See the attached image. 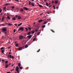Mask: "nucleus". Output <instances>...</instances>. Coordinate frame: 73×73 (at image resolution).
I'll return each instance as SVG.
<instances>
[{
	"label": "nucleus",
	"instance_id": "f704fd0d",
	"mask_svg": "<svg viewBox=\"0 0 73 73\" xmlns=\"http://www.w3.org/2000/svg\"><path fill=\"white\" fill-rule=\"evenodd\" d=\"M8 62V61L7 60V61H6L5 62V63L6 64H7Z\"/></svg>",
	"mask_w": 73,
	"mask_h": 73
},
{
	"label": "nucleus",
	"instance_id": "69168bd1",
	"mask_svg": "<svg viewBox=\"0 0 73 73\" xmlns=\"http://www.w3.org/2000/svg\"><path fill=\"white\" fill-rule=\"evenodd\" d=\"M2 14H3V13H1V15H2Z\"/></svg>",
	"mask_w": 73,
	"mask_h": 73
},
{
	"label": "nucleus",
	"instance_id": "052dcab7",
	"mask_svg": "<svg viewBox=\"0 0 73 73\" xmlns=\"http://www.w3.org/2000/svg\"><path fill=\"white\" fill-rule=\"evenodd\" d=\"M44 29V28H43L42 29V31H43Z\"/></svg>",
	"mask_w": 73,
	"mask_h": 73
},
{
	"label": "nucleus",
	"instance_id": "a878e982",
	"mask_svg": "<svg viewBox=\"0 0 73 73\" xmlns=\"http://www.w3.org/2000/svg\"><path fill=\"white\" fill-rule=\"evenodd\" d=\"M16 20V18L15 17H14L13 18V21H15Z\"/></svg>",
	"mask_w": 73,
	"mask_h": 73
},
{
	"label": "nucleus",
	"instance_id": "412c9836",
	"mask_svg": "<svg viewBox=\"0 0 73 73\" xmlns=\"http://www.w3.org/2000/svg\"><path fill=\"white\" fill-rule=\"evenodd\" d=\"M15 8V7L14 6H13L11 7V8L13 9H14Z\"/></svg>",
	"mask_w": 73,
	"mask_h": 73
},
{
	"label": "nucleus",
	"instance_id": "a18cd8bd",
	"mask_svg": "<svg viewBox=\"0 0 73 73\" xmlns=\"http://www.w3.org/2000/svg\"><path fill=\"white\" fill-rule=\"evenodd\" d=\"M15 25L16 27H17V23H15Z\"/></svg>",
	"mask_w": 73,
	"mask_h": 73
},
{
	"label": "nucleus",
	"instance_id": "13d9d810",
	"mask_svg": "<svg viewBox=\"0 0 73 73\" xmlns=\"http://www.w3.org/2000/svg\"><path fill=\"white\" fill-rule=\"evenodd\" d=\"M31 4V2H29V5H30Z\"/></svg>",
	"mask_w": 73,
	"mask_h": 73
},
{
	"label": "nucleus",
	"instance_id": "f3484780",
	"mask_svg": "<svg viewBox=\"0 0 73 73\" xmlns=\"http://www.w3.org/2000/svg\"><path fill=\"white\" fill-rule=\"evenodd\" d=\"M31 33V32H29V33H27V35H30Z\"/></svg>",
	"mask_w": 73,
	"mask_h": 73
},
{
	"label": "nucleus",
	"instance_id": "e2e57ef3",
	"mask_svg": "<svg viewBox=\"0 0 73 73\" xmlns=\"http://www.w3.org/2000/svg\"><path fill=\"white\" fill-rule=\"evenodd\" d=\"M48 5H50V3H49Z\"/></svg>",
	"mask_w": 73,
	"mask_h": 73
},
{
	"label": "nucleus",
	"instance_id": "2eb2a0df",
	"mask_svg": "<svg viewBox=\"0 0 73 73\" xmlns=\"http://www.w3.org/2000/svg\"><path fill=\"white\" fill-rule=\"evenodd\" d=\"M47 21H45L44 22V23H43V25H45L46 24V23H47Z\"/></svg>",
	"mask_w": 73,
	"mask_h": 73
},
{
	"label": "nucleus",
	"instance_id": "1a4fd4ad",
	"mask_svg": "<svg viewBox=\"0 0 73 73\" xmlns=\"http://www.w3.org/2000/svg\"><path fill=\"white\" fill-rule=\"evenodd\" d=\"M24 37V36H20L19 37V39L20 40H21L22 39H23Z\"/></svg>",
	"mask_w": 73,
	"mask_h": 73
},
{
	"label": "nucleus",
	"instance_id": "a19ab883",
	"mask_svg": "<svg viewBox=\"0 0 73 73\" xmlns=\"http://www.w3.org/2000/svg\"><path fill=\"white\" fill-rule=\"evenodd\" d=\"M40 49H39L37 51V52H39V51H40Z\"/></svg>",
	"mask_w": 73,
	"mask_h": 73
},
{
	"label": "nucleus",
	"instance_id": "3c124183",
	"mask_svg": "<svg viewBox=\"0 0 73 73\" xmlns=\"http://www.w3.org/2000/svg\"><path fill=\"white\" fill-rule=\"evenodd\" d=\"M16 1H17V2H19V0H15Z\"/></svg>",
	"mask_w": 73,
	"mask_h": 73
},
{
	"label": "nucleus",
	"instance_id": "ddd939ff",
	"mask_svg": "<svg viewBox=\"0 0 73 73\" xmlns=\"http://www.w3.org/2000/svg\"><path fill=\"white\" fill-rule=\"evenodd\" d=\"M39 7L40 8H42L43 7V6L40 5H39Z\"/></svg>",
	"mask_w": 73,
	"mask_h": 73
},
{
	"label": "nucleus",
	"instance_id": "603ef678",
	"mask_svg": "<svg viewBox=\"0 0 73 73\" xmlns=\"http://www.w3.org/2000/svg\"><path fill=\"white\" fill-rule=\"evenodd\" d=\"M52 6V5H50V6L49 7V8H50Z\"/></svg>",
	"mask_w": 73,
	"mask_h": 73
},
{
	"label": "nucleus",
	"instance_id": "49530a36",
	"mask_svg": "<svg viewBox=\"0 0 73 73\" xmlns=\"http://www.w3.org/2000/svg\"><path fill=\"white\" fill-rule=\"evenodd\" d=\"M15 17H16V18H17V17H18V15H16Z\"/></svg>",
	"mask_w": 73,
	"mask_h": 73
},
{
	"label": "nucleus",
	"instance_id": "f8f14e48",
	"mask_svg": "<svg viewBox=\"0 0 73 73\" xmlns=\"http://www.w3.org/2000/svg\"><path fill=\"white\" fill-rule=\"evenodd\" d=\"M21 16H19L18 17V19L20 20L21 19Z\"/></svg>",
	"mask_w": 73,
	"mask_h": 73
},
{
	"label": "nucleus",
	"instance_id": "ea45409f",
	"mask_svg": "<svg viewBox=\"0 0 73 73\" xmlns=\"http://www.w3.org/2000/svg\"><path fill=\"white\" fill-rule=\"evenodd\" d=\"M28 45H26L25 46V48H27L28 47Z\"/></svg>",
	"mask_w": 73,
	"mask_h": 73
},
{
	"label": "nucleus",
	"instance_id": "72a5a7b5",
	"mask_svg": "<svg viewBox=\"0 0 73 73\" xmlns=\"http://www.w3.org/2000/svg\"><path fill=\"white\" fill-rule=\"evenodd\" d=\"M50 30L53 33H55V31H54V30H52V29H51Z\"/></svg>",
	"mask_w": 73,
	"mask_h": 73
},
{
	"label": "nucleus",
	"instance_id": "f03ea898",
	"mask_svg": "<svg viewBox=\"0 0 73 73\" xmlns=\"http://www.w3.org/2000/svg\"><path fill=\"white\" fill-rule=\"evenodd\" d=\"M16 68H15L16 70V71L18 73H19L20 72L19 70V68L17 66Z\"/></svg>",
	"mask_w": 73,
	"mask_h": 73
},
{
	"label": "nucleus",
	"instance_id": "cd10ccee",
	"mask_svg": "<svg viewBox=\"0 0 73 73\" xmlns=\"http://www.w3.org/2000/svg\"><path fill=\"white\" fill-rule=\"evenodd\" d=\"M25 29L26 30V31H27L28 30V29L27 28H26Z\"/></svg>",
	"mask_w": 73,
	"mask_h": 73
},
{
	"label": "nucleus",
	"instance_id": "774afa93",
	"mask_svg": "<svg viewBox=\"0 0 73 73\" xmlns=\"http://www.w3.org/2000/svg\"><path fill=\"white\" fill-rule=\"evenodd\" d=\"M14 64H13L11 66H14Z\"/></svg>",
	"mask_w": 73,
	"mask_h": 73
},
{
	"label": "nucleus",
	"instance_id": "4468645a",
	"mask_svg": "<svg viewBox=\"0 0 73 73\" xmlns=\"http://www.w3.org/2000/svg\"><path fill=\"white\" fill-rule=\"evenodd\" d=\"M38 30H39L38 29H36L35 30V32H37V31Z\"/></svg>",
	"mask_w": 73,
	"mask_h": 73
},
{
	"label": "nucleus",
	"instance_id": "39448f33",
	"mask_svg": "<svg viewBox=\"0 0 73 73\" xmlns=\"http://www.w3.org/2000/svg\"><path fill=\"white\" fill-rule=\"evenodd\" d=\"M19 30L23 31L24 30V28L22 27H21L19 29Z\"/></svg>",
	"mask_w": 73,
	"mask_h": 73
},
{
	"label": "nucleus",
	"instance_id": "20e7f679",
	"mask_svg": "<svg viewBox=\"0 0 73 73\" xmlns=\"http://www.w3.org/2000/svg\"><path fill=\"white\" fill-rule=\"evenodd\" d=\"M2 30L3 32H5L6 31H7V29L5 28L4 27L3 29H2Z\"/></svg>",
	"mask_w": 73,
	"mask_h": 73
},
{
	"label": "nucleus",
	"instance_id": "473e14b6",
	"mask_svg": "<svg viewBox=\"0 0 73 73\" xmlns=\"http://www.w3.org/2000/svg\"><path fill=\"white\" fill-rule=\"evenodd\" d=\"M53 9H56V7H55V6H53Z\"/></svg>",
	"mask_w": 73,
	"mask_h": 73
},
{
	"label": "nucleus",
	"instance_id": "a211bd4d",
	"mask_svg": "<svg viewBox=\"0 0 73 73\" xmlns=\"http://www.w3.org/2000/svg\"><path fill=\"white\" fill-rule=\"evenodd\" d=\"M23 11H24V10L22 9H21L20 11L21 12H23Z\"/></svg>",
	"mask_w": 73,
	"mask_h": 73
},
{
	"label": "nucleus",
	"instance_id": "bb28decb",
	"mask_svg": "<svg viewBox=\"0 0 73 73\" xmlns=\"http://www.w3.org/2000/svg\"><path fill=\"white\" fill-rule=\"evenodd\" d=\"M7 19H9V20H10V19H11V18H10V17H9V16H7Z\"/></svg>",
	"mask_w": 73,
	"mask_h": 73
},
{
	"label": "nucleus",
	"instance_id": "0eeeda50",
	"mask_svg": "<svg viewBox=\"0 0 73 73\" xmlns=\"http://www.w3.org/2000/svg\"><path fill=\"white\" fill-rule=\"evenodd\" d=\"M23 9L26 11H28L29 10V9L27 8V7H24Z\"/></svg>",
	"mask_w": 73,
	"mask_h": 73
},
{
	"label": "nucleus",
	"instance_id": "e433bc0d",
	"mask_svg": "<svg viewBox=\"0 0 73 73\" xmlns=\"http://www.w3.org/2000/svg\"><path fill=\"white\" fill-rule=\"evenodd\" d=\"M19 68L21 70H22L23 69V68L22 67H20Z\"/></svg>",
	"mask_w": 73,
	"mask_h": 73
},
{
	"label": "nucleus",
	"instance_id": "7c9ffc66",
	"mask_svg": "<svg viewBox=\"0 0 73 73\" xmlns=\"http://www.w3.org/2000/svg\"><path fill=\"white\" fill-rule=\"evenodd\" d=\"M55 4H57L58 3V1H55Z\"/></svg>",
	"mask_w": 73,
	"mask_h": 73
},
{
	"label": "nucleus",
	"instance_id": "8fccbe9b",
	"mask_svg": "<svg viewBox=\"0 0 73 73\" xmlns=\"http://www.w3.org/2000/svg\"><path fill=\"white\" fill-rule=\"evenodd\" d=\"M2 61H3V62H5V60H2Z\"/></svg>",
	"mask_w": 73,
	"mask_h": 73
},
{
	"label": "nucleus",
	"instance_id": "6e6552de",
	"mask_svg": "<svg viewBox=\"0 0 73 73\" xmlns=\"http://www.w3.org/2000/svg\"><path fill=\"white\" fill-rule=\"evenodd\" d=\"M32 37V35H29L27 36V37L29 38V39H30Z\"/></svg>",
	"mask_w": 73,
	"mask_h": 73
},
{
	"label": "nucleus",
	"instance_id": "6ab92c4d",
	"mask_svg": "<svg viewBox=\"0 0 73 73\" xmlns=\"http://www.w3.org/2000/svg\"><path fill=\"white\" fill-rule=\"evenodd\" d=\"M6 9V7H4L3 8V10L4 11Z\"/></svg>",
	"mask_w": 73,
	"mask_h": 73
},
{
	"label": "nucleus",
	"instance_id": "5701e85b",
	"mask_svg": "<svg viewBox=\"0 0 73 73\" xmlns=\"http://www.w3.org/2000/svg\"><path fill=\"white\" fill-rule=\"evenodd\" d=\"M46 6H47V7H48V6L49 5H48V3L46 2Z\"/></svg>",
	"mask_w": 73,
	"mask_h": 73
},
{
	"label": "nucleus",
	"instance_id": "423d86ee",
	"mask_svg": "<svg viewBox=\"0 0 73 73\" xmlns=\"http://www.w3.org/2000/svg\"><path fill=\"white\" fill-rule=\"evenodd\" d=\"M43 21H44L43 20H42V19H41L39 20L38 21V23H40V22H42Z\"/></svg>",
	"mask_w": 73,
	"mask_h": 73
},
{
	"label": "nucleus",
	"instance_id": "c9c22d12",
	"mask_svg": "<svg viewBox=\"0 0 73 73\" xmlns=\"http://www.w3.org/2000/svg\"><path fill=\"white\" fill-rule=\"evenodd\" d=\"M1 52H2V53H3L4 52V50H2L1 51Z\"/></svg>",
	"mask_w": 73,
	"mask_h": 73
},
{
	"label": "nucleus",
	"instance_id": "bf43d9fd",
	"mask_svg": "<svg viewBox=\"0 0 73 73\" xmlns=\"http://www.w3.org/2000/svg\"><path fill=\"white\" fill-rule=\"evenodd\" d=\"M50 12H48V13H47V14H50Z\"/></svg>",
	"mask_w": 73,
	"mask_h": 73
},
{
	"label": "nucleus",
	"instance_id": "b1692460",
	"mask_svg": "<svg viewBox=\"0 0 73 73\" xmlns=\"http://www.w3.org/2000/svg\"><path fill=\"white\" fill-rule=\"evenodd\" d=\"M40 32H38L37 33V36L39 35L40 34Z\"/></svg>",
	"mask_w": 73,
	"mask_h": 73
},
{
	"label": "nucleus",
	"instance_id": "37998d69",
	"mask_svg": "<svg viewBox=\"0 0 73 73\" xmlns=\"http://www.w3.org/2000/svg\"><path fill=\"white\" fill-rule=\"evenodd\" d=\"M9 3H8L6 4H5L6 6H7V5H9Z\"/></svg>",
	"mask_w": 73,
	"mask_h": 73
},
{
	"label": "nucleus",
	"instance_id": "393cba45",
	"mask_svg": "<svg viewBox=\"0 0 73 73\" xmlns=\"http://www.w3.org/2000/svg\"><path fill=\"white\" fill-rule=\"evenodd\" d=\"M19 44H18V43H17L16 44V45H15V46H16V47H18V46H19Z\"/></svg>",
	"mask_w": 73,
	"mask_h": 73
},
{
	"label": "nucleus",
	"instance_id": "9b49d317",
	"mask_svg": "<svg viewBox=\"0 0 73 73\" xmlns=\"http://www.w3.org/2000/svg\"><path fill=\"white\" fill-rule=\"evenodd\" d=\"M23 48V47H20L19 48H18V50H21Z\"/></svg>",
	"mask_w": 73,
	"mask_h": 73
},
{
	"label": "nucleus",
	"instance_id": "c85d7f7f",
	"mask_svg": "<svg viewBox=\"0 0 73 73\" xmlns=\"http://www.w3.org/2000/svg\"><path fill=\"white\" fill-rule=\"evenodd\" d=\"M46 27L45 25H43V26H42V28H44Z\"/></svg>",
	"mask_w": 73,
	"mask_h": 73
},
{
	"label": "nucleus",
	"instance_id": "c03bdc74",
	"mask_svg": "<svg viewBox=\"0 0 73 73\" xmlns=\"http://www.w3.org/2000/svg\"><path fill=\"white\" fill-rule=\"evenodd\" d=\"M15 32H16V30H15V29H14V33H15Z\"/></svg>",
	"mask_w": 73,
	"mask_h": 73
},
{
	"label": "nucleus",
	"instance_id": "4d7b16f0",
	"mask_svg": "<svg viewBox=\"0 0 73 73\" xmlns=\"http://www.w3.org/2000/svg\"><path fill=\"white\" fill-rule=\"evenodd\" d=\"M5 33L6 35L7 34V33L6 32H5Z\"/></svg>",
	"mask_w": 73,
	"mask_h": 73
},
{
	"label": "nucleus",
	"instance_id": "9d476101",
	"mask_svg": "<svg viewBox=\"0 0 73 73\" xmlns=\"http://www.w3.org/2000/svg\"><path fill=\"white\" fill-rule=\"evenodd\" d=\"M5 18L4 16L3 17L2 19V22H3L4 20V19H5Z\"/></svg>",
	"mask_w": 73,
	"mask_h": 73
},
{
	"label": "nucleus",
	"instance_id": "de8ad7c7",
	"mask_svg": "<svg viewBox=\"0 0 73 73\" xmlns=\"http://www.w3.org/2000/svg\"><path fill=\"white\" fill-rule=\"evenodd\" d=\"M58 7H59L58 6H57V7H56V9H58Z\"/></svg>",
	"mask_w": 73,
	"mask_h": 73
},
{
	"label": "nucleus",
	"instance_id": "c756f323",
	"mask_svg": "<svg viewBox=\"0 0 73 73\" xmlns=\"http://www.w3.org/2000/svg\"><path fill=\"white\" fill-rule=\"evenodd\" d=\"M31 5H32L33 7H35V6L33 3H31Z\"/></svg>",
	"mask_w": 73,
	"mask_h": 73
},
{
	"label": "nucleus",
	"instance_id": "4be33fe9",
	"mask_svg": "<svg viewBox=\"0 0 73 73\" xmlns=\"http://www.w3.org/2000/svg\"><path fill=\"white\" fill-rule=\"evenodd\" d=\"M8 25L9 26H11V25H12V24H10V23H8Z\"/></svg>",
	"mask_w": 73,
	"mask_h": 73
},
{
	"label": "nucleus",
	"instance_id": "58836bf2",
	"mask_svg": "<svg viewBox=\"0 0 73 73\" xmlns=\"http://www.w3.org/2000/svg\"><path fill=\"white\" fill-rule=\"evenodd\" d=\"M28 29H29V30H31V29L30 27H28Z\"/></svg>",
	"mask_w": 73,
	"mask_h": 73
},
{
	"label": "nucleus",
	"instance_id": "5fc2aeb1",
	"mask_svg": "<svg viewBox=\"0 0 73 73\" xmlns=\"http://www.w3.org/2000/svg\"><path fill=\"white\" fill-rule=\"evenodd\" d=\"M2 11V10H0V13H1Z\"/></svg>",
	"mask_w": 73,
	"mask_h": 73
},
{
	"label": "nucleus",
	"instance_id": "2f4dec72",
	"mask_svg": "<svg viewBox=\"0 0 73 73\" xmlns=\"http://www.w3.org/2000/svg\"><path fill=\"white\" fill-rule=\"evenodd\" d=\"M18 66H21V64L20 63H18Z\"/></svg>",
	"mask_w": 73,
	"mask_h": 73
},
{
	"label": "nucleus",
	"instance_id": "680f3d73",
	"mask_svg": "<svg viewBox=\"0 0 73 73\" xmlns=\"http://www.w3.org/2000/svg\"><path fill=\"white\" fill-rule=\"evenodd\" d=\"M10 73V72H7V73Z\"/></svg>",
	"mask_w": 73,
	"mask_h": 73
},
{
	"label": "nucleus",
	"instance_id": "79ce46f5",
	"mask_svg": "<svg viewBox=\"0 0 73 73\" xmlns=\"http://www.w3.org/2000/svg\"><path fill=\"white\" fill-rule=\"evenodd\" d=\"M4 48H4L2 47L1 48V49L3 50V49Z\"/></svg>",
	"mask_w": 73,
	"mask_h": 73
},
{
	"label": "nucleus",
	"instance_id": "aec40b11",
	"mask_svg": "<svg viewBox=\"0 0 73 73\" xmlns=\"http://www.w3.org/2000/svg\"><path fill=\"white\" fill-rule=\"evenodd\" d=\"M22 23H21L20 24H19L18 26H21V25H22Z\"/></svg>",
	"mask_w": 73,
	"mask_h": 73
},
{
	"label": "nucleus",
	"instance_id": "7ed1b4c3",
	"mask_svg": "<svg viewBox=\"0 0 73 73\" xmlns=\"http://www.w3.org/2000/svg\"><path fill=\"white\" fill-rule=\"evenodd\" d=\"M8 58H9V57H10V58H14V57L13 56H12V55H10L9 56V55H8Z\"/></svg>",
	"mask_w": 73,
	"mask_h": 73
},
{
	"label": "nucleus",
	"instance_id": "338daca9",
	"mask_svg": "<svg viewBox=\"0 0 73 73\" xmlns=\"http://www.w3.org/2000/svg\"><path fill=\"white\" fill-rule=\"evenodd\" d=\"M10 39L11 40H12V39L11 38H10Z\"/></svg>",
	"mask_w": 73,
	"mask_h": 73
},
{
	"label": "nucleus",
	"instance_id": "864d4df0",
	"mask_svg": "<svg viewBox=\"0 0 73 73\" xmlns=\"http://www.w3.org/2000/svg\"><path fill=\"white\" fill-rule=\"evenodd\" d=\"M52 3L53 4H54V1H52Z\"/></svg>",
	"mask_w": 73,
	"mask_h": 73
},
{
	"label": "nucleus",
	"instance_id": "09e8293b",
	"mask_svg": "<svg viewBox=\"0 0 73 73\" xmlns=\"http://www.w3.org/2000/svg\"><path fill=\"white\" fill-rule=\"evenodd\" d=\"M14 69H13L11 70V72H12V71H14Z\"/></svg>",
	"mask_w": 73,
	"mask_h": 73
},
{
	"label": "nucleus",
	"instance_id": "f257e3e1",
	"mask_svg": "<svg viewBox=\"0 0 73 73\" xmlns=\"http://www.w3.org/2000/svg\"><path fill=\"white\" fill-rule=\"evenodd\" d=\"M11 64V63H10L9 64H6L5 65V68H7L8 67H10V65Z\"/></svg>",
	"mask_w": 73,
	"mask_h": 73
},
{
	"label": "nucleus",
	"instance_id": "4c0bfd02",
	"mask_svg": "<svg viewBox=\"0 0 73 73\" xmlns=\"http://www.w3.org/2000/svg\"><path fill=\"white\" fill-rule=\"evenodd\" d=\"M36 40V38H34V39H33V41H35V40Z\"/></svg>",
	"mask_w": 73,
	"mask_h": 73
},
{
	"label": "nucleus",
	"instance_id": "6e6d98bb",
	"mask_svg": "<svg viewBox=\"0 0 73 73\" xmlns=\"http://www.w3.org/2000/svg\"><path fill=\"white\" fill-rule=\"evenodd\" d=\"M1 25L3 26H5V25H4V24H2Z\"/></svg>",
	"mask_w": 73,
	"mask_h": 73
},
{
	"label": "nucleus",
	"instance_id": "dca6fc26",
	"mask_svg": "<svg viewBox=\"0 0 73 73\" xmlns=\"http://www.w3.org/2000/svg\"><path fill=\"white\" fill-rule=\"evenodd\" d=\"M31 32H31V34H33L35 33V31L34 30L33 31H31Z\"/></svg>",
	"mask_w": 73,
	"mask_h": 73
},
{
	"label": "nucleus",
	"instance_id": "0e129e2a",
	"mask_svg": "<svg viewBox=\"0 0 73 73\" xmlns=\"http://www.w3.org/2000/svg\"><path fill=\"white\" fill-rule=\"evenodd\" d=\"M11 54V52H10L9 53V54L10 55V54Z\"/></svg>",
	"mask_w": 73,
	"mask_h": 73
}]
</instances>
